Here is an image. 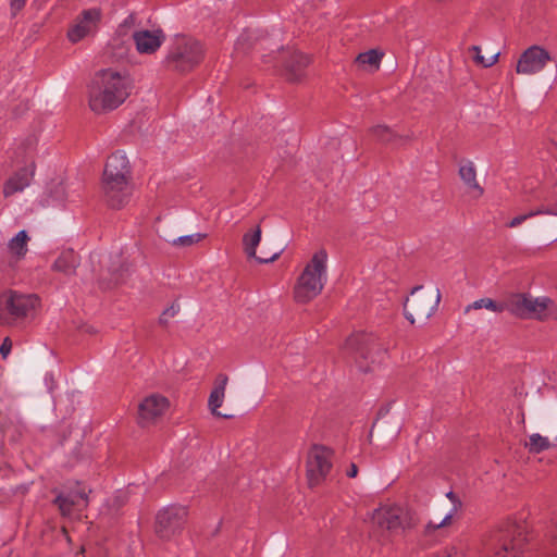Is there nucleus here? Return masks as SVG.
<instances>
[{
	"instance_id": "f257e3e1",
	"label": "nucleus",
	"mask_w": 557,
	"mask_h": 557,
	"mask_svg": "<svg viewBox=\"0 0 557 557\" xmlns=\"http://www.w3.org/2000/svg\"><path fill=\"white\" fill-rule=\"evenodd\" d=\"M132 87L126 73L112 69L101 71L89 94L91 111L100 114L119 108L131 95Z\"/></svg>"
},
{
	"instance_id": "f03ea898",
	"label": "nucleus",
	"mask_w": 557,
	"mask_h": 557,
	"mask_svg": "<svg viewBox=\"0 0 557 557\" xmlns=\"http://www.w3.org/2000/svg\"><path fill=\"white\" fill-rule=\"evenodd\" d=\"M327 260L326 250L320 249L307 262L294 286L297 302H309L321 294L327 281Z\"/></svg>"
},
{
	"instance_id": "7ed1b4c3",
	"label": "nucleus",
	"mask_w": 557,
	"mask_h": 557,
	"mask_svg": "<svg viewBox=\"0 0 557 557\" xmlns=\"http://www.w3.org/2000/svg\"><path fill=\"white\" fill-rule=\"evenodd\" d=\"M527 541V525L523 522L509 521L492 537L493 557H521Z\"/></svg>"
},
{
	"instance_id": "20e7f679",
	"label": "nucleus",
	"mask_w": 557,
	"mask_h": 557,
	"mask_svg": "<svg viewBox=\"0 0 557 557\" xmlns=\"http://www.w3.org/2000/svg\"><path fill=\"white\" fill-rule=\"evenodd\" d=\"M441 301V290L422 293V286H416L404 304L405 318L411 324L424 325L437 310Z\"/></svg>"
},
{
	"instance_id": "39448f33",
	"label": "nucleus",
	"mask_w": 557,
	"mask_h": 557,
	"mask_svg": "<svg viewBox=\"0 0 557 557\" xmlns=\"http://www.w3.org/2000/svg\"><path fill=\"white\" fill-rule=\"evenodd\" d=\"M39 306V298L33 294L9 290L0 296V322L12 323L32 318Z\"/></svg>"
},
{
	"instance_id": "423d86ee",
	"label": "nucleus",
	"mask_w": 557,
	"mask_h": 557,
	"mask_svg": "<svg viewBox=\"0 0 557 557\" xmlns=\"http://www.w3.org/2000/svg\"><path fill=\"white\" fill-rule=\"evenodd\" d=\"M372 519L380 529L395 534L414 528L418 522L410 510L397 505L381 506L374 511Z\"/></svg>"
},
{
	"instance_id": "0eeeda50",
	"label": "nucleus",
	"mask_w": 557,
	"mask_h": 557,
	"mask_svg": "<svg viewBox=\"0 0 557 557\" xmlns=\"http://www.w3.org/2000/svg\"><path fill=\"white\" fill-rule=\"evenodd\" d=\"M202 52L199 41L193 38L177 37L171 46L166 62L176 71L186 72L201 61Z\"/></svg>"
},
{
	"instance_id": "6e6552de",
	"label": "nucleus",
	"mask_w": 557,
	"mask_h": 557,
	"mask_svg": "<svg viewBox=\"0 0 557 557\" xmlns=\"http://www.w3.org/2000/svg\"><path fill=\"white\" fill-rule=\"evenodd\" d=\"M332 469V451L324 446H313L307 459V479L310 487L320 485Z\"/></svg>"
},
{
	"instance_id": "1a4fd4ad",
	"label": "nucleus",
	"mask_w": 557,
	"mask_h": 557,
	"mask_svg": "<svg viewBox=\"0 0 557 557\" xmlns=\"http://www.w3.org/2000/svg\"><path fill=\"white\" fill-rule=\"evenodd\" d=\"M187 517L184 506L172 505L160 510L156 517V533L162 540H169L183 529Z\"/></svg>"
},
{
	"instance_id": "9d476101",
	"label": "nucleus",
	"mask_w": 557,
	"mask_h": 557,
	"mask_svg": "<svg viewBox=\"0 0 557 557\" xmlns=\"http://www.w3.org/2000/svg\"><path fill=\"white\" fill-rule=\"evenodd\" d=\"M102 18V12L98 8L84 10L73 22L67 30V38L76 44L89 36H94Z\"/></svg>"
},
{
	"instance_id": "9b49d317",
	"label": "nucleus",
	"mask_w": 557,
	"mask_h": 557,
	"mask_svg": "<svg viewBox=\"0 0 557 557\" xmlns=\"http://www.w3.org/2000/svg\"><path fill=\"white\" fill-rule=\"evenodd\" d=\"M170 407L165 396L151 394L145 397L138 405L137 423L140 428H149L158 423Z\"/></svg>"
},
{
	"instance_id": "f8f14e48",
	"label": "nucleus",
	"mask_w": 557,
	"mask_h": 557,
	"mask_svg": "<svg viewBox=\"0 0 557 557\" xmlns=\"http://www.w3.org/2000/svg\"><path fill=\"white\" fill-rule=\"evenodd\" d=\"M53 504L59 508L62 516H71L75 508L82 509L88 504V492L76 482L74 487L54 488Z\"/></svg>"
},
{
	"instance_id": "ddd939ff",
	"label": "nucleus",
	"mask_w": 557,
	"mask_h": 557,
	"mask_svg": "<svg viewBox=\"0 0 557 557\" xmlns=\"http://www.w3.org/2000/svg\"><path fill=\"white\" fill-rule=\"evenodd\" d=\"M550 60L552 57L546 49L533 45L521 53L516 65V72L521 75L537 74L545 69Z\"/></svg>"
},
{
	"instance_id": "4468645a",
	"label": "nucleus",
	"mask_w": 557,
	"mask_h": 557,
	"mask_svg": "<svg viewBox=\"0 0 557 557\" xmlns=\"http://www.w3.org/2000/svg\"><path fill=\"white\" fill-rule=\"evenodd\" d=\"M133 193L129 181H103V194L111 208L119 209L128 203Z\"/></svg>"
},
{
	"instance_id": "2eb2a0df",
	"label": "nucleus",
	"mask_w": 557,
	"mask_h": 557,
	"mask_svg": "<svg viewBox=\"0 0 557 557\" xmlns=\"http://www.w3.org/2000/svg\"><path fill=\"white\" fill-rule=\"evenodd\" d=\"M131 170L126 154L122 151L112 153L106 163L103 181H129Z\"/></svg>"
},
{
	"instance_id": "dca6fc26",
	"label": "nucleus",
	"mask_w": 557,
	"mask_h": 557,
	"mask_svg": "<svg viewBox=\"0 0 557 557\" xmlns=\"http://www.w3.org/2000/svg\"><path fill=\"white\" fill-rule=\"evenodd\" d=\"M525 307L523 319L545 320L555 315L557 311L554 301L546 296L533 297L528 294Z\"/></svg>"
},
{
	"instance_id": "f3484780",
	"label": "nucleus",
	"mask_w": 557,
	"mask_h": 557,
	"mask_svg": "<svg viewBox=\"0 0 557 557\" xmlns=\"http://www.w3.org/2000/svg\"><path fill=\"white\" fill-rule=\"evenodd\" d=\"M133 38L139 53L151 54L161 47L165 36L161 29H141L135 32Z\"/></svg>"
},
{
	"instance_id": "a211bd4d",
	"label": "nucleus",
	"mask_w": 557,
	"mask_h": 557,
	"mask_svg": "<svg viewBox=\"0 0 557 557\" xmlns=\"http://www.w3.org/2000/svg\"><path fill=\"white\" fill-rule=\"evenodd\" d=\"M34 176V166H25L16 171L3 186L4 197H10L15 193L23 191L29 184Z\"/></svg>"
},
{
	"instance_id": "6ab92c4d",
	"label": "nucleus",
	"mask_w": 557,
	"mask_h": 557,
	"mask_svg": "<svg viewBox=\"0 0 557 557\" xmlns=\"http://www.w3.org/2000/svg\"><path fill=\"white\" fill-rule=\"evenodd\" d=\"M228 377L225 374H219L216 376L214 387L210 393L208 399V406L211 412L216 417L222 418H231L232 416L220 412L218 409L222 406L224 396H225V387L227 385Z\"/></svg>"
},
{
	"instance_id": "aec40b11",
	"label": "nucleus",
	"mask_w": 557,
	"mask_h": 557,
	"mask_svg": "<svg viewBox=\"0 0 557 557\" xmlns=\"http://www.w3.org/2000/svg\"><path fill=\"white\" fill-rule=\"evenodd\" d=\"M459 175L461 181L467 187L468 194L472 198H480L484 189L480 186L476 181V171L473 162L467 161L459 166Z\"/></svg>"
},
{
	"instance_id": "412c9836",
	"label": "nucleus",
	"mask_w": 557,
	"mask_h": 557,
	"mask_svg": "<svg viewBox=\"0 0 557 557\" xmlns=\"http://www.w3.org/2000/svg\"><path fill=\"white\" fill-rule=\"evenodd\" d=\"M261 240V228L257 226L253 231L248 232L243 237L245 252L249 258H255L260 263L272 262L278 258L280 252L273 253L269 258L257 257L256 249Z\"/></svg>"
},
{
	"instance_id": "4be33fe9",
	"label": "nucleus",
	"mask_w": 557,
	"mask_h": 557,
	"mask_svg": "<svg viewBox=\"0 0 557 557\" xmlns=\"http://www.w3.org/2000/svg\"><path fill=\"white\" fill-rule=\"evenodd\" d=\"M310 59L300 52L292 54L285 66V75L289 82H299L305 76V69Z\"/></svg>"
},
{
	"instance_id": "5701e85b",
	"label": "nucleus",
	"mask_w": 557,
	"mask_h": 557,
	"mask_svg": "<svg viewBox=\"0 0 557 557\" xmlns=\"http://www.w3.org/2000/svg\"><path fill=\"white\" fill-rule=\"evenodd\" d=\"M78 264L79 258L75 251L73 249H65L60 252L52 265V269L66 276H71L75 273Z\"/></svg>"
},
{
	"instance_id": "b1692460",
	"label": "nucleus",
	"mask_w": 557,
	"mask_h": 557,
	"mask_svg": "<svg viewBox=\"0 0 557 557\" xmlns=\"http://www.w3.org/2000/svg\"><path fill=\"white\" fill-rule=\"evenodd\" d=\"M528 294H511L502 300L503 312L507 311L515 317L524 318Z\"/></svg>"
},
{
	"instance_id": "393cba45",
	"label": "nucleus",
	"mask_w": 557,
	"mask_h": 557,
	"mask_svg": "<svg viewBox=\"0 0 557 557\" xmlns=\"http://www.w3.org/2000/svg\"><path fill=\"white\" fill-rule=\"evenodd\" d=\"M377 345H380L377 336L364 331L352 333L346 341L347 348H368Z\"/></svg>"
},
{
	"instance_id": "a878e982",
	"label": "nucleus",
	"mask_w": 557,
	"mask_h": 557,
	"mask_svg": "<svg viewBox=\"0 0 557 557\" xmlns=\"http://www.w3.org/2000/svg\"><path fill=\"white\" fill-rule=\"evenodd\" d=\"M557 445V432L553 434L552 440L548 436H542L539 433L531 434L525 447L530 453L539 454Z\"/></svg>"
},
{
	"instance_id": "bb28decb",
	"label": "nucleus",
	"mask_w": 557,
	"mask_h": 557,
	"mask_svg": "<svg viewBox=\"0 0 557 557\" xmlns=\"http://www.w3.org/2000/svg\"><path fill=\"white\" fill-rule=\"evenodd\" d=\"M352 351H354L352 358H354L358 369L361 372L371 371L373 368L371 367L370 361H371V363H373L375 357L377 355H380V352H381V350H363V349L352 350Z\"/></svg>"
},
{
	"instance_id": "cd10ccee",
	"label": "nucleus",
	"mask_w": 557,
	"mask_h": 557,
	"mask_svg": "<svg viewBox=\"0 0 557 557\" xmlns=\"http://www.w3.org/2000/svg\"><path fill=\"white\" fill-rule=\"evenodd\" d=\"M446 496L454 503V506L453 508L449 510V512H447L444 518L440 521V522H433V521H430L426 525H425V533H432L434 531H436L437 529L440 528H443V527H447L450 524L451 520H453V517L454 515L456 513L457 509H458V506H460V503L457 504V498H456V495L454 494V492H448L446 494Z\"/></svg>"
},
{
	"instance_id": "c85d7f7f",
	"label": "nucleus",
	"mask_w": 557,
	"mask_h": 557,
	"mask_svg": "<svg viewBox=\"0 0 557 557\" xmlns=\"http://www.w3.org/2000/svg\"><path fill=\"white\" fill-rule=\"evenodd\" d=\"M29 237L26 231H20L13 238L10 239L8 244V248L10 252L17 258H22L25 256L27 251V242Z\"/></svg>"
},
{
	"instance_id": "c756f323",
	"label": "nucleus",
	"mask_w": 557,
	"mask_h": 557,
	"mask_svg": "<svg viewBox=\"0 0 557 557\" xmlns=\"http://www.w3.org/2000/svg\"><path fill=\"white\" fill-rule=\"evenodd\" d=\"M479 309H486L495 313H502L503 312V305L502 300L496 301L492 298H481L478 300H474L473 302L469 304L465 308V312L468 313L470 310H479Z\"/></svg>"
},
{
	"instance_id": "7c9ffc66",
	"label": "nucleus",
	"mask_w": 557,
	"mask_h": 557,
	"mask_svg": "<svg viewBox=\"0 0 557 557\" xmlns=\"http://www.w3.org/2000/svg\"><path fill=\"white\" fill-rule=\"evenodd\" d=\"M382 57H383V54L381 52L372 49V50L359 53L356 58V63L362 67L369 66L370 69L377 70L380 66Z\"/></svg>"
},
{
	"instance_id": "2f4dec72",
	"label": "nucleus",
	"mask_w": 557,
	"mask_h": 557,
	"mask_svg": "<svg viewBox=\"0 0 557 557\" xmlns=\"http://www.w3.org/2000/svg\"><path fill=\"white\" fill-rule=\"evenodd\" d=\"M66 198V187L62 182H60L49 189L46 203L48 206H59L62 205Z\"/></svg>"
},
{
	"instance_id": "473e14b6",
	"label": "nucleus",
	"mask_w": 557,
	"mask_h": 557,
	"mask_svg": "<svg viewBox=\"0 0 557 557\" xmlns=\"http://www.w3.org/2000/svg\"><path fill=\"white\" fill-rule=\"evenodd\" d=\"M469 50L473 54L474 62L484 67H490V66L494 65L498 61V58H499V52H497V53L493 54L491 58L485 59L481 54V48L479 46H472Z\"/></svg>"
},
{
	"instance_id": "72a5a7b5",
	"label": "nucleus",
	"mask_w": 557,
	"mask_h": 557,
	"mask_svg": "<svg viewBox=\"0 0 557 557\" xmlns=\"http://www.w3.org/2000/svg\"><path fill=\"white\" fill-rule=\"evenodd\" d=\"M202 238H203L202 234L195 233V234L184 235V236H180L177 238H174L171 243L174 246L187 247V246H193V245L199 243Z\"/></svg>"
},
{
	"instance_id": "f704fd0d",
	"label": "nucleus",
	"mask_w": 557,
	"mask_h": 557,
	"mask_svg": "<svg viewBox=\"0 0 557 557\" xmlns=\"http://www.w3.org/2000/svg\"><path fill=\"white\" fill-rule=\"evenodd\" d=\"M373 136L381 141H391L394 137V133L387 126L377 125L372 129Z\"/></svg>"
},
{
	"instance_id": "c9c22d12",
	"label": "nucleus",
	"mask_w": 557,
	"mask_h": 557,
	"mask_svg": "<svg viewBox=\"0 0 557 557\" xmlns=\"http://www.w3.org/2000/svg\"><path fill=\"white\" fill-rule=\"evenodd\" d=\"M180 311V306L176 304L171 305L160 315L159 322L163 325L168 324L169 320L175 317Z\"/></svg>"
},
{
	"instance_id": "e433bc0d",
	"label": "nucleus",
	"mask_w": 557,
	"mask_h": 557,
	"mask_svg": "<svg viewBox=\"0 0 557 557\" xmlns=\"http://www.w3.org/2000/svg\"><path fill=\"white\" fill-rule=\"evenodd\" d=\"M534 216V213H524V214H520L518 216H515L510 222H508L507 226L508 227H517L519 225H521L524 221H527L528 219H531Z\"/></svg>"
},
{
	"instance_id": "4c0bfd02",
	"label": "nucleus",
	"mask_w": 557,
	"mask_h": 557,
	"mask_svg": "<svg viewBox=\"0 0 557 557\" xmlns=\"http://www.w3.org/2000/svg\"><path fill=\"white\" fill-rule=\"evenodd\" d=\"M27 0H10L12 15H16L26 4Z\"/></svg>"
},
{
	"instance_id": "58836bf2",
	"label": "nucleus",
	"mask_w": 557,
	"mask_h": 557,
	"mask_svg": "<svg viewBox=\"0 0 557 557\" xmlns=\"http://www.w3.org/2000/svg\"><path fill=\"white\" fill-rule=\"evenodd\" d=\"M358 474V467L356 463H350L349 469L347 470V476L356 478Z\"/></svg>"
},
{
	"instance_id": "ea45409f",
	"label": "nucleus",
	"mask_w": 557,
	"mask_h": 557,
	"mask_svg": "<svg viewBox=\"0 0 557 557\" xmlns=\"http://www.w3.org/2000/svg\"><path fill=\"white\" fill-rule=\"evenodd\" d=\"M14 345L13 341L7 336L3 338L1 345H0V348H12Z\"/></svg>"
},
{
	"instance_id": "a19ab883",
	"label": "nucleus",
	"mask_w": 557,
	"mask_h": 557,
	"mask_svg": "<svg viewBox=\"0 0 557 557\" xmlns=\"http://www.w3.org/2000/svg\"><path fill=\"white\" fill-rule=\"evenodd\" d=\"M529 213H534V216L540 214H545V208H539L536 210H531Z\"/></svg>"
},
{
	"instance_id": "79ce46f5",
	"label": "nucleus",
	"mask_w": 557,
	"mask_h": 557,
	"mask_svg": "<svg viewBox=\"0 0 557 557\" xmlns=\"http://www.w3.org/2000/svg\"><path fill=\"white\" fill-rule=\"evenodd\" d=\"M12 350H0V354L2 356V359H7Z\"/></svg>"
},
{
	"instance_id": "37998d69",
	"label": "nucleus",
	"mask_w": 557,
	"mask_h": 557,
	"mask_svg": "<svg viewBox=\"0 0 557 557\" xmlns=\"http://www.w3.org/2000/svg\"><path fill=\"white\" fill-rule=\"evenodd\" d=\"M545 214H553V215H557V211H553L550 209H545Z\"/></svg>"
},
{
	"instance_id": "c03bdc74",
	"label": "nucleus",
	"mask_w": 557,
	"mask_h": 557,
	"mask_svg": "<svg viewBox=\"0 0 557 557\" xmlns=\"http://www.w3.org/2000/svg\"><path fill=\"white\" fill-rule=\"evenodd\" d=\"M114 282H115V283H119V282H120V277H117V276H116V277H114Z\"/></svg>"
},
{
	"instance_id": "a18cd8bd",
	"label": "nucleus",
	"mask_w": 557,
	"mask_h": 557,
	"mask_svg": "<svg viewBox=\"0 0 557 557\" xmlns=\"http://www.w3.org/2000/svg\"><path fill=\"white\" fill-rule=\"evenodd\" d=\"M242 39L243 37H240L239 40L237 41V47L240 45Z\"/></svg>"
}]
</instances>
